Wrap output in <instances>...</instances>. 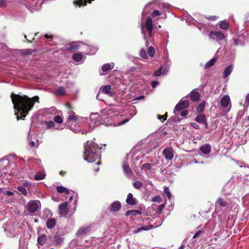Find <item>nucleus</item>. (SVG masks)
Listing matches in <instances>:
<instances>
[{"instance_id":"obj_59","label":"nucleus","mask_w":249,"mask_h":249,"mask_svg":"<svg viewBox=\"0 0 249 249\" xmlns=\"http://www.w3.org/2000/svg\"><path fill=\"white\" fill-rule=\"evenodd\" d=\"M210 20H214L215 19H216V17H209L208 18Z\"/></svg>"},{"instance_id":"obj_18","label":"nucleus","mask_w":249,"mask_h":249,"mask_svg":"<svg viewBox=\"0 0 249 249\" xmlns=\"http://www.w3.org/2000/svg\"><path fill=\"white\" fill-rule=\"evenodd\" d=\"M82 44H83L82 42H73L70 44L69 49L71 50H75L80 47Z\"/></svg>"},{"instance_id":"obj_12","label":"nucleus","mask_w":249,"mask_h":249,"mask_svg":"<svg viewBox=\"0 0 249 249\" xmlns=\"http://www.w3.org/2000/svg\"><path fill=\"white\" fill-rule=\"evenodd\" d=\"M121 208V204L118 201H116L113 202L110 207V211L111 212L118 211Z\"/></svg>"},{"instance_id":"obj_37","label":"nucleus","mask_w":249,"mask_h":249,"mask_svg":"<svg viewBox=\"0 0 249 249\" xmlns=\"http://www.w3.org/2000/svg\"><path fill=\"white\" fill-rule=\"evenodd\" d=\"M205 103H201L196 108V110L198 112H201L203 111L205 107Z\"/></svg>"},{"instance_id":"obj_31","label":"nucleus","mask_w":249,"mask_h":249,"mask_svg":"<svg viewBox=\"0 0 249 249\" xmlns=\"http://www.w3.org/2000/svg\"><path fill=\"white\" fill-rule=\"evenodd\" d=\"M216 58H213L209 61L205 65V68L208 69L213 66L216 62Z\"/></svg>"},{"instance_id":"obj_15","label":"nucleus","mask_w":249,"mask_h":249,"mask_svg":"<svg viewBox=\"0 0 249 249\" xmlns=\"http://www.w3.org/2000/svg\"><path fill=\"white\" fill-rule=\"evenodd\" d=\"M114 66V65L113 63H111L110 64H106L102 66V70L103 72H107L110 70L113 69Z\"/></svg>"},{"instance_id":"obj_35","label":"nucleus","mask_w":249,"mask_h":249,"mask_svg":"<svg viewBox=\"0 0 249 249\" xmlns=\"http://www.w3.org/2000/svg\"><path fill=\"white\" fill-rule=\"evenodd\" d=\"M163 192L164 194L167 196L168 198L170 199L171 198V194L169 191V188L167 187H164Z\"/></svg>"},{"instance_id":"obj_2","label":"nucleus","mask_w":249,"mask_h":249,"mask_svg":"<svg viewBox=\"0 0 249 249\" xmlns=\"http://www.w3.org/2000/svg\"><path fill=\"white\" fill-rule=\"evenodd\" d=\"M84 157L85 160L89 162L97 161V165L100 164V148L97 143L92 141H88L84 144Z\"/></svg>"},{"instance_id":"obj_33","label":"nucleus","mask_w":249,"mask_h":249,"mask_svg":"<svg viewBox=\"0 0 249 249\" xmlns=\"http://www.w3.org/2000/svg\"><path fill=\"white\" fill-rule=\"evenodd\" d=\"M45 177V175L43 173H38L35 177V179L39 180L43 179Z\"/></svg>"},{"instance_id":"obj_25","label":"nucleus","mask_w":249,"mask_h":249,"mask_svg":"<svg viewBox=\"0 0 249 249\" xmlns=\"http://www.w3.org/2000/svg\"><path fill=\"white\" fill-rule=\"evenodd\" d=\"M233 70V66L231 65L229 66L226 70L224 71L223 72L224 77L226 78L231 73V71Z\"/></svg>"},{"instance_id":"obj_34","label":"nucleus","mask_w":249,"mask_h":249,"mask_svg":"<svg viewBox=\"0 0 249 249\" xmlns=\"http://www.w3.org/2000/svg\"><path fill=\"white\" fill-rule=\"evenodd\" d=\"M133 187L137 189H140L142 186V183L140 181H136L133 183Z\"/></svg>"},{"instance_id":"obj_1","label":"nucleus","mask_w":249,"mask_h":249,"mask_svg":"<svg viewBox=\"0 0 249 249\" xmlns=\"http://www.w3.org/2000/svg\"><path fill=\"white\" fill-rule=\"evenodd\" d=\"M11 98L14 104V109L20 113L21 117H19L17 112L15 113L17 119L19 120L20 119H24L26 115L33 108L35 102H39V97L35 96L30 98L26 95H19L12 93Z\"/></svg>"},{"instance_id":"obj_60","label":"nucleus","mask_w":249,"mask_h":249,"mask_svg":"<svg viewBox=\"0 0 249 249\" xmlns=\"http://www.w3.org/2000/svg\"><path fill=\"white\" fill-rule=\"evenodd\" d=\"M143 39L145 40V44H146V45L147 46L148 45V44H147V40L146 39L145 35V34L144 33H143Z\"/></svg>"},{"instance_id":"obj_19","label":"nucleus","mask_w":249,"mask_h":249,"mask_svg":"<svg viewBox=\"0 0 249 249\" xmlns=\"http://www.w3.org/2000/svg\"><path fill=\"white\" fill-rule=\"evenodd\" d=\"M216 205L224 207L228 205V202L224 199L219 198L216 202Z\"/></svg>"},{"instance_id":"obj_29","label":"nucleus","mask_w":249,"mask_h":249,"mask_svg":"<svg viewBox=\"0 0 249 249\" xmlns=\"http://www.w3.org/2000/svg\"><path fill=\"white\" fill-rule=\"evenodd\" d=\"M89 231V228H80L77 232L78 235H82L85 234Z\"/></svg>"},{"instance_id":"obj_3","label":"nucleus","mask_w":249,"mask_h":249,"mask_svg":"<svg viewBox=\"0 0 249 249\" xmlns=\"http://www.w3.org/2000/svg\"><path fill=\"white\" fill-rule=\"evenodd\" d=\"M209 36L210 38L218 42L225 39L226 37L222 33L218 31H211Z\"/></svg>"},{"instance_id":"obj_43","label":"nucleus","mask_w":249,"mask_h":249,"mask_svg":"<svg viewBox=\"0 0 249 249\" xmlns=\"http://www.w3.org/2000/svg\"><path fill=\"white\" fill-rule=\"evenodd\" d=\"M65 92V89L63 87H60L58 88L57 90L56 91V93L58 95H62L64 94Z\"/></svg>"},{"instance_id":"obj_36","label":"nucleus","mask_w":249,"mask_h":249,"mask_svg":"<svg viewBox=\"0 0 249 249\" xmlns=\"http://www.w3.org/2000/svg\"><path fill=\"white\" fill-rule=\"evenodd\" d=\"M155 49L152 46H150L148 49V54L151 57H153L155 54Z\"/></svg>"},{"instance_id":"obj_14","label":"nucleus","mask_w":249,"mask_h":249,"mask_svg":"<svg viewBox=\"0 0 249 249\" xmlns=\"http://www.w3.org/2000/svg\"><path fill=\"white\" fill-rule=\"evenodd\" d=\"M56 220L53 218H49L46 222V226L48 229H52L56 225Z\"/></svg>"},{"instance_id":"obj_22","label":"nucleus","mask_w":249,"mask_h":249,"mask_svg":"<svg viewBox=\"0 0 249 249\" xmlns=\"http://www.w3.org/2000/svg\"><path fill=\"white\" fill-rule=\"evenodd\" d=\"M123 168L124 171V172L125 174H126L127 176H130L131 175L132 172L131 169H130V167L126 165L125 163L123 164Z\"/></svg>"},{"instance_id":"obj_39","label":"nucleus","mask_w":249,"mask_h":249,"mask_svg":"<svg viewBox=\"0 0 249 249\" xmlns=\"http://www.w3.org/2000/svg\"><path fill=\"white\" fill-rule=\"evenodd\" d=\"M157 226H153L152 225H149L148 229L144 228H140L138 229L135 232L138 233V232H140L142 231H145V230H150V229H153L154 228H155Z\"/></svg>"},{"instance_id":"obj_63","label":"nucleus","mask_w":249,"mask_h":249,"mask_svg":"<svg viewBox=\"0 0 249 249\" xmlns=\"http://www.w3.org/2000/svg\"><path fill=\"white\" fill-rule=\"evenodd\" d=\"M45 37L46 38H47V39H48V38H51V36H48V35H47V34L45 35Z\"/></svg>"},{"instance_id":"obj_44","label":"nucleus","mask_w":249,"mask_h":249,"mask_svg":"<svg viewBox=\"0 0 249 249\" xmlns=\"http://www.w3.org/2000/svg\"><path fill=\"white\" fill-rule=\"evenodd\" d=\"M140 56L143 58H146L147 57V54L144 49H141L140 52Z\"/></svg>"},{"instance_id":"obj_47","label":"nucleus","mask_w":249,"mask_h":249,"mask_svg":"<svg viewBox=\"0 0 249 249\" xmlns=\"http://www.w3.org/2000/svg\"><path fill=\"white\" fill-rule=\"evenodd\" d=\"M152 201L153 202H160L161 201V198L159 196H156L152 198Z\"/></svg>"},{"instance_id":"obj_7","label":"nucleus","mask_w":249,"mask_h":249,"mask_svg":"<svg viewBox=\"0 0 249 249\" xmlns=\"http://www.w3.org/2000/svg\"><path fill=\"white\" fill-rule=\"evenodd\" d=\"M231 101L230 97L228 95H224L221 99L220 105L223 107H227L228 111L231 108Z\"/></svg>"},{"instance_id":"obj_11","label":"nucleus","mask_w":249,"mask_h":249,"mask_svg":"<svg viewBox=\"0 0 249 249\" xmlns=\"http://www.w3.org/2000/svg\"><path fill=\"white\" fill-rule=\"evenodd\" d=\"M200 150L205 155L209 154L211 152V146L208 143L204 144L200 147Z\"/></svg>"},{"instance_id":"obj_6","label":"nucleus","mask_w":249,"mask_h":249,"mask_svg":"<svg viewBox=\"0 0 249 249\" xmlns=\"http://www.w3.org/2000/svg\"><path fill=\"white\" fill-rule=\"evenodd\" d=\"M189 105V101L185 97L182 98L176 106L174 111H179L183 109L187 108Z\"/></svg>"},{"instance_id":"obj_20","label":"nucleus","mask_w":249,"mask_h":249,"mask_svg":"<svg viewBox=\"0 0 249 249\" xmlns=\"http://www.w3.org/2000/svg\"><path fill=\"white\" fill-rule=\"evenodd\" d=\"M145 27L146 30L153 29L152 19L150 17H148L146 20Z\"/></svg>"},{"instance_id":"obj_64","label":"nucleus","mask_w":249,"mask_h":249,"mask_svg":"<svg viewBox=\"0 0 249 249\" xmlns=\"http://www.w3.org/2000/svg\"><path fill=\"white\" fill-rule=\"evenodd\" d=\"M193 162H194L195 163H198V161H196V160H195V159H194V160H193Z\"/></svg>"},{"instance_id":"obj_13","label":"nucleus","mask_w":249,"mask_h":249,"mask_svg":"<svg viewBox=\"0 0 249 249\" xmlns=\"http://www.w3.org/2000/svg\"><path fill=\"white\" fill-rule=\"evenodd\" d=\"M100 90L103 93L105 94H112L110 85H106L101 87Z\"/></svg>"},{"instance_id":"obj_46","label":"nucleus","mask_w":249,"mask_h":249,"mask_svg":"<svg viewBox=\"0 0 249 249\" xmlns=\"http://www.w3.org/2000/svg\"><path fill=\"white\" fill-rule=\"evenodd\" d=\"M160 15V13L158 10H154L152 13V16L153 17H157V16H159Z\"/></svg>"},{"instance_id":"obj_58","label":"nucleus","mask_w":249,"mask_h":249,"mask_svg":"<svg viewBox=\"0 0 249 249\" xmlns=\"http://www.w3.org/2000/svg\"><path fill=\"white\" fill-rule=\"evenodd\" d=\"M246 103H247L248 105L249 104V93L247 96Z\"/></svg>"},{"instance_id":"obj_16","label":"nucleus","mask_w":249,"mask_h":249,"mask_svg":"<svg viewBox=\"0 0 249 249\" xmlns=\"http://www.w3.org/2000/svg\"><path fill=\"white\" fill-rule=\"evenodd\" d=\"M73 60L77 62H81L84 59V56L81 53H75L73 55Z\"/></svg>"},{"instance_id":"obj_27","label":"nucleus","mask_w":249,"mask_h":249,"mask_svg":"<svg viewBox=\"0 0 249 249\" xmlns=\"http://www.w3.org/2000/svg\"><path fill=\"white\" fill-rule=\"evenodd\" d=\"M56 190L59 193H65L66 194H68L69 193V190L62 186H57Z\"/></svg>"},{"instance_id":"obj_26","label":"nucleus","mask_w":249,"mask_h":249,"mask_svg":"<svg viewBox=\"0 0 249 249\" xmlns=\"http://www.w3.org/2000/svg\"><path fill=\"white\" fill-rule=\"evenodd\" d=\"M141 212L140 211L136 210H128L126 211L125 213L126 216H128L129 215H137L138 214H141Z\"/></svg>"},{"instance_id":"obj_50","label":"nucleus","mask_w":249,"mask_h":249,"mask_svg":"<svg viewBox=\"0 0 249 249\" xmlns=\"http://www.w3.org/2000/svg\"><path fill=\"white\" fill-rule=\"evenodd\" d=\"M159 84V82L157 81H154L151 82L152 87L154 88Z\"/></svg>"},{"instance_id":"obj_32","label":"nucleus","mask_w":249,"mask_h":249,"mask_svg":"<svg viewBox=\"0 0 249 249\" xmlns=\"http://www.w3.org/2000/svg\"><path fill=\"white\" fill-rule=\"evenodd\" d=\"M162 67H161L158 71H155L154 72V75L155 76H159L162 73L163 74L166 73L167 72V71L163 70V72H162Z\"/></svg>"},{"instance_id":"obj_56","label":"nucleus","mask_w":249,"mask_h":249,"mask_svg":"<svg viewBox=\"0 0 249 249\" xmlns=\"http://www.w3.org/2000/svg\"><path fill=\"white\" fill-rule=\"evenodd\" d=\"M29 145L31 147H34L35 146V142L33 141H32L29 142Z\"/></svg>"},{"instance_id":"obj_10","label":"nucleus","mask_w":249,"mask_h":249,"mask_svg":"<svg viewBox=\"0 0 249 249\" xmlns=\"http://www.w3.org/2000/svg\"><path fill=\"white\" fill-rule=\"evenodd\" d=\"M126 202L130 205H135L137 204L138 201L136 198L133 197L131 193H129L127 196Z\"/></svg>"},{"instance_id":"obj_4","label":"nucleus","mask_w":249,"mask_h":249,"mask_svg":"<svg viewBox=\"0 0 249 249\" xmlns=\"http://www.w3.org/2000/svg\"><path fill=\"white\" fill-rule=\"evenodd\" d=\"M42 2V1L41 0H37L34 3H28L24 4L29 10H30L31 12H34L40 9Z\"/></svg>"},{"instance_id":"obj_21","label":"nucleus","mask_w":249,"mask_h":249,"mask_svg":"<svg viewBox=\"0 0 249 249\" xmlns=\"http://www.w3.org/2000/svg\"><path fill=\"white\" fill-rule=\"evenodd\" d=\"M195 120L198 122L202 124H206V117L203 114H199L197 116Z\"/></svg>"},{"instance_id":"obj_55","label":"nucleus","mask_w":249,"mask_h":249,"mask_svg":"<svg viewBox=\"0 0 249 249\" xmlns=\"http://www.w3.org/2000/svg\"><path fill=\"white\" fill-rule=\"evenodd\" d=\"M188 114V112L186 110H183L181 112V115L183 117H185Z\"/></svg>"},{"instance_id":"obj_61","label":"nucleus","mask_w":249,"mask_h":249,"mask_svg":"<svg viewBox=\"0 0 249 249\" xmlns=\"http://www.w3.org/2000/svg\"><path fill=\"white\" fill-rule=\"evenodd\" d=\"M164 206H164V205H163V204L161 205L159 207V209H160V210H162L163 209V208L164 207Z\"/></svg>"},{"instance_id":"obj_38","label":"nucleus","mask_w":249,"mask_h":249,"mask_svg":"<svg viewBox=\"0 0 249 249\" xmlns=\"http://www.w3.org/2000/svg\"><path fill=\"white\" fill-rule=\"evenodd\" d=\"M151 168V166L150 163H146L143 164L142 167L141 169L143 170H150Z\"/></svg>"},{"instance_id":"obj_5","label":"nucleus","mask_w":249,"mask_h":249,"mask_svg":"<svg viewBox=\"0 0 249 249\" xmlns=\"http://www.w3.org/2000/svg\"><path fill=\"white\" fill-rule=\"evenodd\" d=\"M40 206V202L38 200L30 201L28 204V210L31 213L36 212L39 207Z\"/></svg>"},{"instance_id":"obj_45","label":"nucleus","mask_w":249,"mask_h":249,"mask_svg":"<svg viewBox=\"0 0 249 249\" xmlns=\"http://www.w3.org/2000/svg\"><path fill=\"white\" fill-rule=\"evenodd\" d=\"M7 5V2L5 0H0V7H5Z\"/></svg>"},{"instance_id":"obj_53","label":"nucleus","mask_w":249,"mask_h":249,"mask_svg":"<svg viewBox=\"0 0 249 249\" xmlns=\"http://www.w3.org/2000/svg\"><path fill=\"white\" fill-rule=\"evenodd\" d=\"M152 30L153 29H147L149 37H151L152 36Z\"/></svg>"},{"instance_id":"obj_41","label":"nucleus","mask_w":249,"mask_h":249,"mask_svg":"<svg viewBox=\"0 0 249 249\" xmlns=\"http://www.w3.org/2000/svg\"><path fill=\"white\" fill-rule=\"evenodd\" d=\"M18 190L22 194H23L24 195H27V191H26V189L24 187H21V186H19L18 188Z\"/></svg>"},{"instance_id":"obj_30","label":"nucleus","mask_w":249,"mask_h":249,"mask_svg":"<svg viewBox=\"0 0 249 249\" xmlns=\"http://www.w3.org/2000/svg\"><path fill=\"white\" fill-rule=\"evenodd\" d=\"M229 27V23L225 20L220 22L219 23V27L223 30H227Z\"/></svg>"},{"instance_id":"obj_48","label":"nucleus","mask_w":249,"mask_h":249,"mask_svg":"<svg viewBox=\"0 0 249 249\" xmlns=\"http://www.w3.org/2000/svg\"><path fill=\"white\" fill-rule=\"evenodd\" d=\"M166 118H167V116L166 115H164L163 116H160V115L158 116L159 119L161 121V122H163L164 121H165L166 119Z\"/></svg>"},{"instance_id":"obj_54","label":"nucleus","mask_w":249,"mask_h":249,"mask_svg":"<svg viewBox=\"0 0 249 249\" xmlns=\"http://www.w3.org/2000/svg\"><path fill=\"white\" fill-rule=\"evenodd\" d=\"M5 194L8 196H13L14 195V193L13 192H12V191H7L6 192H5Z\"/></svg>"},{"instance_id":"obj_52","label":"nucleus","mask_w":249,"mask_h":249,"mask_svg":"<svg viewBox=\"0 0 249 249\" xmlns=\"http://www.w3.org/2000/svg\"><path fill=\"white\" fill-rule=\"evenodd\" d=\"M69 120L70 122L71 120L76 121V117L74 115H70L69 117Z\"/></svg>"},{"instance_id":"obj_17","label":"nucleus","mask_w":249,"mask_h":249,"mask_svg":"<svg viewBox=\"0 0 249 249\" xmlns=\"http://www.w3.org/2000/svg\"><path fill=\"white\" fill-rule=\"evenodd\" d=\"M47 240V236L45 234H42L37 238V244L40 245H43Z\"/></svg>"},{"instance_id":"obj_57","label":"nucleus","mask_w":249,"mask_h":249,"mask_svg":"<svg viewBox=\"0 0 249 249\" xmlns=\"http://www.w3.org/2000/svg\"><path fill=\"white\" fill-rule=\"evenodd\" d=\"M238 42H239V40L237 38L234 39L233 42H234V44L238 45Z\"/></svg>"},{"instance_id":"obj_9","label":"nucleus","mask_w":249,"mask_h":249,"mask_svg":"<svg viewBox=\"0 0 249 249\" xmlns=\"http://www.w3.org/2000/svg\"><path fill=\"white\" fill-rule=\"evenodd\" d=\"M67 206H68L67 202H65L64 203H63L59 205V212H60V215L61 216H65L67 214V213H68Z\"/></svg>"},{"instance_id":"obj_40","label":"nucleus","mask_w":249,"mask_h":249,"mask_svg":"<svg viewBox=\"0 0 249 249\" xmlns=\"http://www.w3.org/2000/svg\"><path fill=\"white\" fill-rule=\"evenodd\" d=\"M45 124L47 128H54L55 124L53 121L46 122Z\"/></svg>"},{"instance_id":"obj_49","label":"nucleus","mask_w":249,"mask_h":249,"mask_svg":"<svg viewBox=\"0 0 249 249\" xmlns=\"http://www.w3.org/2000/svg\"><path fill=\"white\" fill-rule=\"evenodd\" d=\"M191 125L194 127L195 128V129H199V125L196 123H191Z\"/></svg>"},{"instance_id":"obj_8","label":"nucleus","mask_w":249,"mask_h":249,"mask_svg":"<svg viewBox=\"0 0 249 249\" xmlns=\"http://www.w3.org/2000/svg\"><path fill=\"white\" fill-rule=\"evenodd\" d=\"M163 154L166 160H171L174 157V150L172 147H167L163 151Z\"/></svg>"},{"instance_id":"obj_62","label":"nucleus","mask_w":249,"mask_h":249,"mask_svg":"<svg viewBox=\"0 0 249 249\" xmlns=\"http://www.w3.org/2000/svg\"><path fill=\"white\" fill-rule=\"evenodd\" d=\"M71 129L74 131L75 133H76L77 132L79 131L78 129H73V128H71Z\"/></svg>"},{"instance_id":"obj_24","label":"nucleus","mask_w":249,"mask_h":249,"mask_svg":"<svg viewBox=\"0 0 249 249\" xmlns=\"http://www.w3.org/2000/svg\"><path fill=\"white\" fill-rule=\"evenodd\" d=\"M86 47L87 49H89V51H88L87 52V53L89 54H93L97 51V48L93 46H91V45H87Z\"/></svg>"},{"instance_id":"obj_51","label":"nucleus","mask_w":249,"mask_h":249,"mask_svg":"<svg viewBox=\"0 0 249 249\" xmlns=\"http://www.w3.org/2000/svg\"><path fill=\"white\" fill-rule=\"evenodd\" d=\"M202 231H197L194 235L193 238L195 239L201 233Z\"/></svg>"},{"instance_id":"obj_28","label":"nucleus","mask_w":249,"mask_h":249,"mask_svg":"<svg viewBox=\"0 0 249 249\" xmlns=\"http://www.w3.org/2000/svg\"><path fill=\"white\" fill-rule=\"evenodd\" d=\"M53 213L49 209H44L42 216L43 218L45 219L48 217H51Z\"/></svg>"},{"instance_id":"obj_23","label":"nucleus","mask_w":249,"mask_h":249,"mask_svg":"<svg viewBox=\"0 0 249 249\" xmlns=\"http://www.w3.org/2000/svg\"><path fill=\"white\" fill-rule=\"evenodd\" d=\"M190 98L193 101H196L199 99V94L197 91H193L191 93Z\"/></svg>"},{"instance_id":"obj_42","label":"nucleus","mask_w":249,"mask_h":249,"mask_svg":"<svg viewBox=\"0 0 249 249\" xmlns=\"http://www.w3.org/2000/svg\"><path fill=\"white\" fill-rule=\"evenodd\" d=\"M53 119L54 121L58 124H61L63 122V120L59 115L54 117Z\"/></svg>"}]
</instances>
